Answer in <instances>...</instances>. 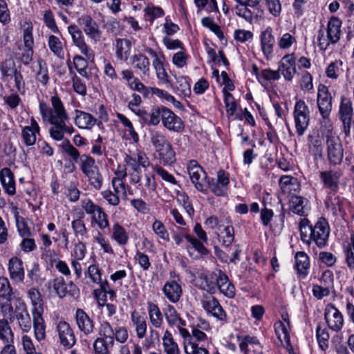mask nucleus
<instances>
[{
    "label": "nucleus",
    "instance_id": "nucleus-44",
    "mask_svg": "<svg viewBox=\"0 0 354 354\" xmlns=\"http://www.w3.org/2000/svg\"><path fill=\"white\" fill-rule=\"evenodd\" d=\"M91 222L96 224L100 230H104L109 226L108 216L102 207L91 216Z\"/></svg>",
    "mask_w": 354,
    "mask_h": 354
},
{
    "label": "nucleus",
    "instance_id": "nucleus-10",
    "mask_svg": "<svg viewBox=\"0 0 354 354\" xmlns=\"http://www.w3.org/2000/svg\"><path fill=\"white\" fill-rule=\"evenodd\" d=\"M77 26L81 27L84 32L95 43L100 41L102 32L97 22L90 15H82L77 19Z\"/></svg>",
    "mask_w": 354,
    "mask_h": 354
},
{
    "label": "nucleus",
    "instance_id": "nucleus-45",
    "mask_svg": "<svg viewBox=\"0 0 354 354\" xmlns=\"http://www.w3.org/2000/svg\"><path fill=\"white\" fill-rule=\"evenodd\" d=\"M48 45L54 55L58 57H63L64 50L62 43L57 37L53 35H50L48 39Z\"/></svg>",
    "mask_w": 354,
    "mask_h": 354
},
{
    "label": "nucleus",
    "instance_id": "nucleus-50",
    "mask_svg": "<svg viewBox=\"0 0 354 354\" xmlns=\"http://www.w3.org/2000/svg\"><path fill=\"white\" fill-rule=\"evenodd\" d=\"M15 297L8 279L0 277V300L3 299H15Z\"/></svg>",
    "mask_w": 354,
    "mask_h": 354
},
{
    "label": "nucleus",
    "instance_id": "nucleus-46",
    "mask_svg": "<svg viewBox=\"0 0 354 354\" xmlns=\"http://www.w3.org/2000/svg\"><path fill=\"white\" fill-rule=\"evenodd\" d=\"M345 261L347 266L351 269H354V234L351 236V242L344 247Z\"/></svg>",
    "mask_w": 354,
    "mask_h": 354
},
{
    "label": "nucleus",
    "instance_id": "nucleus-27",
    "mask_svg": "<svg viewBox=\"0 0 354 354\" xmlns=\"http://www.w3.org/2000/svg\"><path fill=\"white\" fill-rule=\"evenodd\" d=\"M33 317V327L35 338L41 341L46 337V326L41 312H37L36 309L32 310Z\"/></svg>",
    "mask_w": 354,
    "mask_h": 354
},
{
    "label": "nucleus",
    "instance_id": "nucleus-55",
    "mask_svg": "<svg viewBox=\"0 0 354 354\" xmlns=\"http://www.w3.org/2000/svg\"><path fill=\"white\" fill-rule=\"evenodd\" d=\"M53 127L49 129L50 137L57 141L62 140L64 136L63 122L50 123Z\"/></svg>",
    "mask_w": 354,
    "mask_h": 354
},
{
    "label": "nucleus",
    "instance_id": "nucleus-5",
    "mask_svg": "<svg viewBox=\"0 0 354 354\" xmlns=\"http://www.w3.org/2000/svg\"><path fill=\"white\" fill-rule=\"evenodd\" d=\"M317 104L322 117L321 129L333 127L329 118L332 110V97L327 86L319 84L318 87Z\"/></svg>",
    "mask_w": 354,
    "mask_h": 354
},
{
    "label": "nucleus",
    "instance_id": "nucleus-62",
    "mask_svg": "<svg viewBox=\"0 0 354 354\" xmlns=\"http://www.w3.org/2000/svg\"><path fill=\"white\" fill-rule=\"evenodd\" d=\"M64 152L71 156L74 161L77 162L80 158V153L78 150L73 147L68 140H65L61 145Z\"/></svg>",
    "mask_w": 354,
    "mask_h": 354
},
{
    "label": "nucleus",
    "instance_id": "nucleus-29",
    "mask_svg": "<svg viewBox=\"0 0 354 354\" xmlns=\"http://www.w3.org/2000/svg\"><path fill=\"white\" fill-rule=\"evenodd\" d=\"M308 200L302 196L292 195L289 201L290 210L299 216H305L307 212Z\"/></svg>",
    "mask_w": 354,
    "mask_h": 354
},
{
    "label": "nucleus",
    "instance_id": "nucleus-6",
    "mask_svg": "<svg viewBox=\"0 0 354 354\" xmlns=\"http://www.w3.org/2000/svg\"><path fill=\"white\" fill-rule=\"evenodd\" d=\"M80 168L83 174L87 177L91 185L95 189H100L102 186L103 177L100 172L95 160L87 155L80 157Z\"/></svg>",
    "mask_w": 354,
    "mask_h": 354
},
{
    "label": "nucleus",
    "instance_id": "nucleus-32",
    "mask_svg": "<svg viewBox=\"0 0 354 354\" xmlns=\"http://www.w3.org/2000/svg\"><path fill=\"white\" fill-rule=\"evenodd\" d=\"M131 63L134 68L139 71L142 74L148 75L150 70V62L147 57L140 53L134 55L131 57Z\"/></svg>",
    "mask_w": 354,
    "mask_h": 354
},
{
    "label": "nucleus",
    "instance_id": "nucleus-63",
    "mask_svg": "<svg viewBox=\"0 0 354 354\" xmlns=\"http://www.w3.org/2000/svg\"><path fill=\"white\" fill-rule=\"evenodd\" d=\"M164 314L169 325L176 324L178 321L180 319L176 309L171 305L167 306L164 310Z\"/></svg>",
    "mask_w": 354,
    "mask_h": 354
},
{
    "label": "nucleus",
    "instance_id": "nucleus-47",
    "mask_svg": "<svg viewBox=\"0 0 354 354\" xmlns=\"http://www.w3.org/2000/svg\"><path fill=\"white\" fill-rule=\"evenodd\" d=\"M274 329L281 342H285L290 346L289 328L284 323L279 322L274 324Z\"/></svg>",
    "mask_w": 354,
    "mask_h": 354
},
{
    "label": "nucleus",
    "instance_id": "nucleus-35",
    "mask_svg": "<svg viewBox=\"0 0 354 354\" xmlns=\"http://www.w3.org/2000/svg\"><path fill=\"white\" fill-rule=\"evenodd\" d=\"M37 66L35 70V78L38 82L46 86L49 81L48 69L46 62L41 58L37 60Z\"/></svg>",
    "mask_w": 354,
    "mask_h": 354
},
{
    "label": "nucleus",
    "instance_id": "nucleus-31",
    "mask_svg": "<svg viewBox=\"0 0 354 354\" xmlns=\"http://www.w3.org/2000/svg\"><path fill=\"white\" fill-rule=\"evenodd\" d=\"M217 233L219 239L223 243V245L226 247L230 245L234 240V227L228 223L227 225H219Z\"/></svg>",
    "mask_w": 354,
    "mask_h": 354
},
{
    "label": "nucleus",
    "instance_id": "nucleus-24",
    "mask_svg": "<svg viewBox=\"0 0 354 354\" xmlns=\"http://www.w3.org/2000/svg\"><path fill=\"white\" fill-rule=\"evenodd\" d=\"M10 277L15 282H21L24 279L23 262L17 257H12L9 261Z\"/></svg>",
    "mask_w": 354,
    "mask_h": 354
},
{
    "label": "nucleus",
    "instance_id": "nucleus-64",
    "mask_svg": "<svg viewBox=\"0 0 354 354\" xmlns=\"http://www.w3.org/2000/svg\"><path fill=\"white\" fill-rule=\"evenodd\" d=\"M153 232L164 241H169V235L164 224L160 221H156L152 225Z\"/></svg>",
    "mask_w": 354,
    "mask_h": 354
},
{
    "label": "nucleus",
    "instance_id": "nucleus-3",
    "mask_svg": "<svg viewBox=\"0 0 354 354\" xmlns=\"http://www.w3.org/2000/svg\"><path fill=\"white\" fill-rule=\"evenodd\" d=\"M50 102L52 108L45 102L39 103V111L43 120L49 123L68 120V115L61 99L57 95H54L51 97Z\"/></svg>",
    "mask_w": 354,
    "mask_h": 354
},
{
    "label": "nucleus",
    "instance_id": "nucleus-9",
    "mask_svg": "<svg viewBox=\"0 0 354 354\" xmlns=\"http://www.w3.org/2000/svg\"><path fill=\"white\" fill-rule=\"evenodd\" d=\"M67 29L68 32L71 37L73 45L88 59L93 58L94 56L93 50L86 44L80 28L76 24H71L68 26Z\"/></svg>",
    "mask_w": 354,
    "mask_h": 354
},
{
    "label": "nucleus",
    "instance_id": "nucleus-17",
    "mask_svg": "<svg viewBox=\"0 0 354 354\" xmlns=\"http://www.w3.org/2000/svg\"><path fill=\"white\" fill-rule=\"evenodd\" d=\"M325 319L328 327L334 331H339L344 324L342 313L334 306H328L325 310Z\"/></svg>",
    "mask_w": 354,
    "mask_h": 354
},
{
    "label": "nucleus",
    "instance_id": "nucleus-28",
    "mask_svg": "<svg viewBox=\"0 0 354 354\" xmlns=\"http://www.w3.org/2000/svg\"><path fill=\"white\" fill-rule=\"evenodd\" d=\"M216 279V287L217 286L221 292L229 298H232L234 296L235 288L230 281L227 275L223 273H220L219 276Z\"/></svg>",
    "mask_w": 354,
    "mask_h": 354
},
{
    "label": "nucleus",
    "instance_id": "nucleus-34",
    "mask_svg": "<svg viewBox=\"0 0 354 354\" xmlns=\"http://www.w3.org/2000/svg\"><path fill=\"white\" fill-rule=\"evenodd\" d=\"M19 299H3L0 300V312L3 316V319L9 320L12 322L15 319L14 301Z\"/></svg>",
    "mask_w": 354,
    "mask_h": 354
},
{
    "label": "nucleus",
    "instance_id": "nucleus-11",
    "mask_svg": "<svg viewBox=\"0 0 354 354\" xmlns=\"http://www.w3.org/2000/svg\"><path fill=\"white\" fill-rule=\"evenodd\" d=\"M15 306V319L18 321L20 328L24 333H28L32 327V321L29 313H28L26 305L21 299L14 301Z\"/></svg>",
    "mask_w": 354,
    "mask_h": 354
},
{
    "label": "nucleus",
    "instance_id": "nucleus-7",
    "mask_svg": "<svg viewBox=\"0 0 354 354\" xmlns=\"http://www.w3.org/2000/svg\"><path fill=\"white\" fill-rule=\"evenodd\" d=\"M293 115L297 133L299 136H302L310 122L309 109L304 100H299L296 102Z\"/></svg>",
    "mask_w": 354,
    "mask_h": 354
},
{
    "label": "nucleus",
    "instance_id": "nucleus-41",
    "mask_svg": "<svg viewBox=\"0 0 354 354\" xmlns=\"http://www.w3.org/2000/svg\"><path fill=\"white\" fill-rule=\"evenodd\" d=\"M309 259L304 252H299L295 255V268L300 274L306 276L309 268Z\"/></svg>",
    "mask_w": 354,
    "mask_h": 354
},
{
    "label": "nucleus",
    "instance_id": "nucleus-12",
    "mask_svg": "<svg viewBox=\"0 0 354 354\" xmlns=\"http://www.w3.org/2000/svg\"><path fill=\"white\" fill-rule=\"evenodd\" d=\"M187 171L192 183L200 192H203L205 187L206 174L196 160H190L187 165Z\"/></svg>",
    "mask_w": 354,
    "mask_h": 354
},
{
    "label": "nucleus",
    "instance_id": "nucleus-8",
    "mask_svg": "<svg viewBox=\"0 0 354 354\" xmlns=\"http://www.w3.org/2000/svg\"><path fill=\"white\" fill-rule=\"evenodd\" d=\"M239 6L236 7V14L251 22L254 17H258L263 12L261 9L262 0H236Z\"/></svg>",
    "mask_w": 354,
    "mask_h": 354
},
{
    "label": "nucleus",
    "instance_id": "nucleus-15",
    "mask_svg": "<svg viewBox=\"0 0 354 354\" xmlns=\"http://www.w3.org/2000/svg\"><path fill=\"white\" fill-rule=\"evenodd\" d=\"M165 106H153L149 112L143 109H138L136 115H138L148 125L156 126L162 121Z\"/></svg>",
    "mask_w": 354,
    "mask_h": 354
},
{
    "label": "nucleus",
    "instance_id": "nucleus-57",
    "mask_svg": "<svg viewBox=\"0 0 354 354\" xmlns=\"http://www.w3.org/2000/svg\"><path fill=\"white\" fill-rule=\"evenodd\" d=\"M317 339L320 348L325 351L328 346L329 334L325 328L321 326L317 328Z\"/></svg>",
    "mask_w": 354,
    "mask_h": 354
},
{
    "label": "nucleus",
    "instance_id": "nucleus-43",
    "mask_svg": "<svg viewBox=\"0 0 354 354\" xmlns=\"http://www.w3.org/2000/svg\"><path fill=\"white\" fill-rule=\"evenodd\" d=\"M112 238L120 245L127 244L129 239L126 230L118 223H115L113 226Z\"/></svg>",
    "mask_w": 354,
    "mask_h": 354
},
{
    "label": "nucleus",
    "instance_id": "nucleus-16",
    "mask_svg": "<svg viewBox=\"0 0 354 354\" xmlns=\"http://www.w3.org/2000/svg\"><path fill=\"white\" fill-rule=\"evenodd\" d=\"M57 331L60 343L64 346L71 348L75 345L76 342L75 336L70 325L66 322H59L57 325Z\"/></svg>",
    "mask_w": 354,
    "mask_h": 354
},
{
    "label": "nucleus",
    "instance_id": "nucleus-30",
    "mask_svg": "<svg viewBox=\"0 0 354 354\" xmlns=\"http://www.w3.org/2000/svg\"><path fill=\"white\" fill-rule=\"evenodd\" d=\"M341 21L333 17L328 23L327 37L332 44L337 43L340 39Z\"/></svg>",
    "mask_w": 354,
    "mask_h": 354
},
{
    "label": "nucleus",
    "instance_id": "nucleus-18",
    "mask_svg": "<svg viewBox=\"0 0 354 354\" xmlns=\"http://www.w3.org/2000/svg\"><path fill=\"white\" fill-rule=\"evenodd\" d=\"M162 125L169 131L180 132L183 130L184 124L182 120L172 111L165 107L162 118Z\"/></svg>",
    "mask_w": 354,
    "mask_h": 354
},
{
    "label": "nucleus",
    "instance_id": "nucleus-61",
    "mask_svg": "<svg viewBox=\"0 0 354 354\" xmlns=\"http://www.w3.org/2000/svg\"><path fill=\"white\" fill-rule=\"evenodd\" d=\"M71 225L77 237H81L82 239L87 234V229L82 218L74 220Z\"/></svg>",
    "mask_w": 354,
    "mask_h": 354
},
{
    "label": "nucleus",
    "instance_id": "nucleus-36",
    "mask_svg": "<svg viewBox=\"0 0 354 354\" xmlns=\"http://www.w3.org/2000/svg\"><path fill=\"white\" fill-rule=\"evenodd\" d=\"M117 176L112 179V186L117 194H119L123 198L127 197V186L123 182V178L127 176V171H122L116 174Z\"/></svg>",
    "mask_w": 354,
    "mask_h": 354
},
{
    "label": "nucleus",
    "instance_id": "nucleus-26",
    "mask_svg": "<svg viewBox=\"0 0 354 354\" xmlns=\"http://www.w3.org/2000/svg\"><path fill=\"white\" fill-rule=\"evenodd\" d=\"M76 322L80 330L85 335L93 333L94 328L93 322L83 310H77Z\"/></svg>",
    "mask_w": 354,
    "mask_h": 354
},
{
    "label": "nucleus",
    "instance_id": "nucleus-58",
    "mask_svg": "<svg viewBox=\"0 0 354 354\" xmlns=\"http://www.w3.org/2000/svg\"><path fill=\"white\" fill-rule=\"evenodd\" d=\"M0 69L3 77L12 76V75L17 71L15 67V63L12 59L5 60L1 64Z\"/></svg>",
    "mask_w": 354,
    "mask_h": 354
},
{
    "label": "nucleus",
    "instance_id": "nucleus-21",
    "mask_svg": "<svg viewBox=\"0 0 354 354\" xmlns=\"http://www.w3.org/2000/svg\"><path fill=\"white\" fill-rule=\"evenodd\" d=\"M340 173L337 171L330 170L319 172V177L326 188L332 192H337L339 189Z\"/></svg>",
    "mask_w": 354,
    "mask_h": 354
},
{
    "label": "nucleus",
    "instance_id": "nucleus-25",
    "mask_svg": "<svg viewBox=\"0 0 354 354\" xmlns=\"http://www.w3.org/2000/svg\"><path fill=\"white\" fill-rule=\"evenodd\" d=\"M162 291L165 297L173 303L178 301L182 295V288L175 280L167 281Z\"/></svg>",
    "mask_w": 354,
    "mask_h": 354
},
{
    "label": "nucleus",
    "instance_id": "nucleus-22",
    "mask_svg": "<svg viewBox=\"0 0 354 354\" xmlns=\"http://www.w3.org/2000/svg\"><path fill=\"white\" fill-rule=\"evenodd\" d=\"M261 50L264 56L268 59L273 52V47L275 44V39L272 35V30L268 27L263 31L260 36Z\"/></svg>",
    "mask_w": 354,
    "mask_h": 354
},
{
    "label": "nucleus",
    "instance_id": "nucleus-59",
    "mask_svg": "<svg viewBox=\"0 0 354 354\" xmlns=\"http://www.w3.org/2000/svg\"><path fill=\"white\" fill-rule=\"evenodd\" d=\"M28 295L31 300L32 304L34 306L32 309H36L37 312H40L42 305V299L40 292L36 288H31L28 290Z\"/></svg>",
    "mask_w": 354,
    "mask_h": 354
},
{
    "label": "nucleus",
    "instance_id": "nucleus-54",
    "mask_svg": "<svg viewBox=\"0 0 354 354\" xmlns=\"http://www.w3.org/2000/svg\"><path fill=\"white\" fill-rule=\"evenodd\" d=\"M109 342L104 338H97L93 343V348L95 354H110Z\"/></svg>",
    "mask_w": 354,
    "mask_h": 354
},
{
    "label": "nucleus",
    "instance_id": "nucleus-51",
    "mask_svg": "<svg viewBox=\"0 0 354 354\" xmlns=\"http://www.w3.org/2000/svg\"><path fill=\"white\" fill-rule=\"evenodd\" d=\"M43 19L44 24L53 32L59 34V30L56 24L54 14L50 9L44 12Z\"/></svg>",
    "mask_w": 354,
    "mask_h": 354
},
{
    "label": "nucleus",
    "instance_id": "nucleus-4",
    "mask_svg": "<svg viewBox=\"0 0 354 354\" xmlns=\"http://www.w3.org/2000/svg\"><path fill=\"white\" fill-rule=\"evenodd\" d=\"M33 30L34 26L30 21L26 20L21 24L20 33L24 46L20 48V60L24 65H28L32 60L35 46Z\"/></svg>",
    "mask_w": 354,
    "mask_h": 354
},
{
    "label": "nucleus",
    "instance_id": "nucleus-39",
    "mask_svg": "<svg viewBox=\"0 0 354 354\" xmlns=\"http://www.w3.org/2000/svg\"><path fill=\"white\" fill-rule=\"evenodd\" d=\"M162 345L166 354H180V351L177 343L174 341L169 330L165 332L162 337Z\"/></svg>",
    "mask_w": 354,
    "mask_h": 354
},
{
    "label": "nucleus",
    "instance_id": "nucleus-40",
    "mask_svg": "<svg viewBox=\"0 0 354 354\" xmlns=\"http://www.w3.org/2000/svg\"><path fill=\"white\" fill-rule=\"evenodd\" d=\"M9 320L0 319V339L3 344H13L14 334L9 325Z\"/></svg>",
    "mask_w": 354,
    "mask_h": 354
},
{
    "label": "nucleus",
    "instance_id": "nucleus-14",
    "mask_svg": "<svg viewBox=\"0 0 354 354\" xmlns=\"http://www.w3.org/2000/svg\"><path fill=\"white\" fill-rule=\"evenodd\" d=\"M203 308L221 321L225 320L226 314L218 300L211 295H204L202 301Z\"/></svg>",
    "mask_w": 354,
    "mask_h": 354
},
{
    "label": "nucleus",
    "instance_id": "nucleus-33",
    "mask_svg": "<svg viewBox=\"0 0 354 354\" xmlns=\"http://www.w3.org/2000/svg\"><path fill=\"white\" fill-rule=\"evenodd\" d=\"M75 124L81 129H88L95 125L96 120L90 113L75 110Z\"/></svg>",
    "mask_w": 354,
    "mask_h": 354
},
{
    "label": "nucleus",
    "instance_id": "nucleus-37",
    "mask_svg": "<svg viewBox=\"0 0 354 354\" xmlns=\"http://www.w3.org/2000/svg\"><path fill=\"white\" fill-rule=\"evenodd\" d=\"M131 321L136 326V335L138 338H143L147 332V322L144 317L139 315L136 311L131 313Z\"/></svg>",
    "mask_w": 354,
    "mask_h": 354
},
{
    "label": "nucleus",
    "instance_id": "nucleus-60",
    "mask_svg": "<svg viewBox=\"0 0 354 354\" xmlns=\"http://www.w3.org/2000/svg\"><path fill=\"white\" fill-rule=\"evenodd\" d=\"M184 351L186 354H209L205 348L198 347L197 343L192 339L188 343H185Z\"/></svg>",
    "mask_w": 354,
    "mask_h": 354
},
{
    "label": "nucleus",
    "instance_id": "nucleus-13",
    "mask_svg": "<svg viewBox=\"0 0 354 354\" xmlns=\"http://www.w3.org/2000/svg\"><path fill=\"white\" fill-rule=\"evenodd\" d=\"M353 113V109L351 101L348 98L342 96L341 97V103L339 106V115L343 123L344 131L346 136H348L350 134Z\"/></svg>",
    "mask_w": 354,
    "mask_h": 354
},
{
    "label": "nucleus",
    "instance_id": "nucleus-1",
    "mask_svg": "<svg viewBox=\"0 0 354 354\" xmlns=\"http://www.w3.org/2000/svg\"><path fill=\"white\" fill-rule=\"evenodd\" d=\"M301 239L308 245L314 242L317 247L322 248L327 244L330 234V227L324 218H320L314 225H310L306 218L299 222Z\"/></svg>",
    "mask_w": 354,
    "mask_h": 354
},
{
    "label": "nucleus",
    "instance_id": "nucleus-38",
    "mask_svg": "<svg viewBox=\"0 0 354 354\" xmlns=\"http://www.w3.org/2000/svg\"><path fill=\"white\" fill-rule=\"evenodd\" d=\"M151 324L155 328H160L163 322V317L158 306L149 302L147 307Z\"/></svg>",
    "mask_w": 354,
    "mask_h": 354
},
{
    "label": "nucleus",
    "instance_id": "nucleus-23",
    "mask_svg": "<svg viewBox=\"0 0 354 354\" xmlns=\"http://www.w3.org/2000/svg\"><path fill=\"white\" fill-rule=\"evenodd\" d=\"M0 181L4 191L9 195H14L16 192L14 175L11 170L5 167L0 171Z\"/></svg>",
    "mask_w": 354,
    "mask_h": 354
},
{
    "label": "nucleus",
    "instance_id": "nucleus-2",
    "mask_svg": "<svg viewBox=\"0 0 354 354\" xmlns=\"http://www.w3.org/2000/svg\"><path fill=\"white\" fill-rule=\"evenodd\" d=\"M322 131L329 164L333 166L340 165L344 157V149L339 138L335 135L333 127L322 129Z\"/></svg>",
    "mask_w": 354,
    "mask_h": 354
},
{
    "label": "nucleus",
    "instance_id": "nucleus-53",
    "mask_svg": "<svg viewBox=\"0 0 354 354\" xmlns=\"http://www.w3.org/2000/svg\"><path fill=\"white\" fill-rule=\"evenodd\" d=\"M176 88L180 95L187 97L191 94L190 84L185 77H179L177 79Z\"/></svg>",
    "mask_w": 354,
    "mask_h": 354
},
{
    "label": "nucleus",
    "instance_id": "nucleus-52",
    "mask_svg": "<svg viewBox=\"0 0 354 354\" xmlns=\"http://www.w3.org/2000/svg\"><path fill=\"white\" fill-rule=\"evenodd\" d=\"M309 147L315 155L322 156V139L318 133H313L308 136Z\"/></svg>",
    "mask_w": 354,
    "mask_h": 354
},
{
    "label": "nucleus",
    "instance_id": "nucleus-42",
    "mask_svg": "<svg viewBox=\"0 0 354 354\" xmlns=\"http://www.w3.org/2000/svg\"><path fill=\"white\" fill-rule=\"evenodd\" d=\"M114 331L112 326L109 322L104 321L100 323L98 333L100 337L98 338H104L105 340H108L111 346L114 344Z\"/></svg>",
    "mask_w": 354,
    "mask_h": 354
},
{
    "label": "nucleus",
    "instance_id": "nucleus-19",
    "mask_svg": "<svg viewBox=\"0 0 354 354\" xmlns=\"http://www.w3.org/2000/svg\"><path fill=\"white\" fill-rule=\"evenodd\" d=\"M279 74L281 73L287 81H291L296 73L295 57L293 54L285 55L279 66Z\"/></svg>",
    "mask_w": 354,
    "mask_h": 354
},
{
    "label": "nucleus",
    "instance_id": "nucleus-20",
    "mask_svg": "<svg viewBox=\"0 0 354 354\" xmlns=\"http://www.w3.org/2000/svg\"><path fill=\"white\" fill-rule=\"evenodd\" d=\"M40 128L34 118L31 119L30 126L22 129L21 137L24 145L27 147L33 146L37 140V133H39Z\"/></svg>",
    "mask_w": 354,
    "mask_h": 354
},
{
    "label": "nucleus",
    "instance_id": "nucleus-56",
    "mask_svg": "<svg viewBox=\"0 0 354 354\" xmlns=\"http://www.w3.org/2000/svg\"><path fill=\"white\" fill-rule=\"evenodd\" d=\"M223 92L224 94V102L225 104L227 113L230 115H233L236 109V104L235 100L233 95L227 91H225V88L223 89Z\"/></svg>",
    "mask_w": 354,
    "mask_h": 354
},
{
    "label": "nucleus",
    "instance_id": "nucleus-48",
    "mask_svg": "<svg viewBox=\"0 0 354 354\" xmlns=\"http://www.w3.org/2000/svg\"><path fill=\"white\" fill-rule=\"evenodd\" d=\"M131 42L127 39H118L116 41V55L118 59H124L130 50Z\"/></svg>",
    "mask_w": 354,
    "mask_h": 354
},
{
    "label": "nucleus",
    "instance_id": "nucleus-49",
    "mask_svg": "<svg viewBox=\"0 0 354 354\" xmlns=\"http://www.w3.org/2000/svg\"><path fill=\"white\" fill-rule=\"evenodd\" d=\"M158 156L164 165L171 164L176 160V153L171 144L158 152Z\"/></svg>",
    "mask_w": 354,
    "mask_h": 354
}]
</instances>
